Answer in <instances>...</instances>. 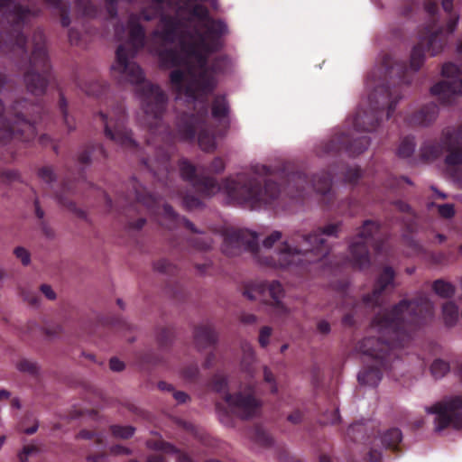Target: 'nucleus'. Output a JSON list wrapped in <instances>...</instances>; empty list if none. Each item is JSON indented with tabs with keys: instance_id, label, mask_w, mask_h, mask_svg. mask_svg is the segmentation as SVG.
<instances>
[{
	"instance_id": "nucleus-38",
	"label": "nucleus",
	"mask_w": 462,
	"mask_h": 462,
	"mask_svg": "<svg viewBox=\"0 0 462 462\" xmlns=\"http://www.w3.org/2000/svg\"><path fill=\"white\" fill-rule=\"evenodd\" d=\"M59 111L62 116L64 125H66L68 132H71L76 129V122L73 116H70L68 113V102L62 92H60V98L58 102Z\"/></svg>"
},
{
	"instance_id": "nucleus-17",
	"label": "nucleus",
	"mask_w": 462,
	"mask_h": 462,
	"mask_svg": "<svg viewBox=\"0 0 462 462\" xmlns=\"http://www.w3.org/2000/svg\"><path fill=\"white\" fill-rule=\"evenodd\" d=\"M370 145V138L366 135L350 137L345 133H336L328 141L321 142L316 148L319 156L336 155L346 152L348 156H357Z\"/></svg>"
},
{
	"instance_id": "nucleus-28",
	"label": "nucleus",
	"mask_w": 462,
	"mask_h": 462,
	"mask_svg": "<svg viewBox=\"0 0 462 462\" xmlns=\"http://www.w3.org/2000/svg\"><path fill=\"white\" fill-rule=\"evenodd\" d=\"M107 153L100 143L88 144L78 155V162L82 165H88L94 161L106 160Z\"/></svg>"
},
{
	"instance_id": "nucleus-27",
	"label": "nucleus",
	"mask_w": 462,
	"mask_h": 462,
	"mask_svg": "<svg viewBox=\"0 0 462 462\" xmlns=\"http://www.w3.org/2000/svg\"><path fill=\"white\" fill-rule=\"evenodd\" d=\"M217 341V334L211 325L204 324L196 327L194 342L199 350L214 346Z\"/></svg>"
},
{
	"instance_id": "nucleus-2",
	"label": "nucleus",
	"mask_w": 462,
	"mask_h": 462,
	"mask_svg": "<svg viewBox=\"0 0 462 462\" xmlns=\"http://www.w3.org/2000/svg\"><path fill=\"white\" fill-rule=\"evenodd\" d=\"M432 317L433 303L424 294L411 300H402L391 310L377 313L371 325L378 336L365 337L356 346L373 361L358 374L359 383L376 387L383 372L392 369L393 363L399 357V350L410 341L411 332Z\"/></svg>"
},
{
	"instance_id": "nucleus-56",
	"label": "nucleus",
	"mask_w": 462,
	"mask_h": 462,
	"mask_svg": "<svg viewBox=\"0 0 462 462\" xmlns=\"http://www.w3.org/2000/svg\"><path fill=\"white\" fill-rule=\"evenodd\" d=\"M438 212L440 217L449 219L455 216V208L453 204H442V205H437Z\"/></svg>"
},
{
	"instance_id": "nucleus-24",
	"label": "nucleus",
	"mask_w": 462,
	"mask_h": 462,
	"mask_svg": "<svg viewBox=\"0 0 462 462\" xmlns=\"http://www.w3.org/2000/svg\"><path fill=\"white\" fill-rule=\"evenodd\" d=\"M438 115V106L430 102L406 116L405 121L411 126H428L436 120Z\"/></svg>"
},
{
	"instance_id": "nucleus-55",
	"label": "nucleus",
	"mask_w": 462,
	"mask_h": 462,
	"mask_svg": "<svg viewBox=\"0 0 462 462\" xmlns=\"http://www.w3.org/2000/svg\"><path fill=\"white\" fill-rule=\"evenodd\" d=\"M402 182H406L409 185L412 184L411 180L407 177L402 176L398 178L394 176H390L385 182V187L390 189H395L401 185Z\"/></svg>"
},
{
	"instance_id": "nucleus-48",
	"label": "nucleus",
	"mask_w": 462,
	"mask_h": 462,
	"mask_svg": "<svg viewBox=\"0 0 462 462\" xmlns=\"http://www.w3.org/2000/svg\"><path fill=\"white\" fill-rule=\"evenodd\" d=\"M425 12L430 16L431 22L430 24H428L426 27L431 26L432 31H436L434 29L437 22L438 17L437 14H439V6L438 4L435 1L431 0H426L423 4Z\"/></svg>"
},
{
	"instance_id": "nucleus-46",
	"label": "nucleus",
	"mask_w": 462,
	"mask_h": 462,
	"mask_svg": "<svg viewBox=\"0 0 462 462\" xmlns=\"http://www.w3.org/2000/svg\"><path fill=\"white\" fill-rule=\"evenodd\" d=\"M253 438L256 443L263 447H270L273 443L272 436L259 426L254 428Z\"/></svg>"
},
{
	"instance_id": "nucleus-36",
	"label": "nucleus",
	"mask_w": 462,
	"mask_h": 462,
	"mask_svg": "<svg viewBox=\"0 0 462 462\" xmlns=\"http://www.w3.org/2000/svg\"><path fill=\"white\" fill-rule=\"evenodd\" d=\"M444 322L448 327H453L458 320V307L454 301H447L442 305Z\"/></svg>"
},
{
	"instance_id": "nucleus-3",
	"label": "nucleus",
	"mask_w": 462,
	"mask_h": 462,
	"mask_svg": "<svg viewBox=\"0 0 462 462\" xmlns=\"http://www.w3.org/2000/svg\"><path fill=\"white\" fill-rule=\"evenodd\" d=\"M191 2L185 0V6L192 17L204 22L205 32L198 28L192 32H181L183 39L180 46L188 57L196 60L199 69L197 72L192 66L188 68L189 85L184 88V91L189 96L214 91L217 86V77L224 74L229 65V59L226 55H218L209 61V56L223 47L221 37L226 31V23L211 18L208 9L203 5L189 6Z\"/></svg>"
},
{
	"instance_id": "nucleus-53",
	"label": "nucleus",
	"mask_w": 462,
	"mask_h": 462,
	"mask_svg": "<svg viewBox=\"0 0 462 462\" xmlns=\"http://www.w3.org/2000/svg\"><path fill=\"white\" fill-rule=\"evenodd\" d=\"M77 7L86 16H94L97 13L96 6L90 0H75Z\"/></svg>"
},
{
	"instance_id": "nucleus-61",
	"label": "nucleus",
	"mask_w": 462,
	"mask_h": 462,
	"mask_svg": "<svg viewBox=\"0 0 462 462\" xmlns=\"http://www.w3.org/2000/svg\"><path fill=\"white\" fill-rule=\"evenodd\" d=\"M14 255L21 260L23 265H28L31 262L30 253L23 247L18 246L14 251Z\"/></svg>"
},
{
	"instance_id": "nucleus-25",
	"label": "nucleus",
	"mask_w": 462,
	"mask_h": 462,
	"mask_svg": "<svg viewBox=\"0 0 462 462\" xmlns=\"http://www.w3.org/2000/svg\"><path fill=\"white\" fill-rule=\"evenodd\" d=\"M77 439H89L93 440L95 446L97 448V452L95 454H89L87 457L88 461L89 462H104L106 458V441H105V436L103 433L97 432L94 430H81L77 434Z\"/></svg>"
},
{
	"instance_id": "nucleus-39",
	"label": "nucleus",
	"mask_w": 462,
	"mask_h": 462,
	"mask_svg": "<svg viewBox=\"0 0 462 462\" xmlns=\"http://www.w3.org/2000/svg\"><path fill=\"white\" fill-rule=\"evenodd\" d=\"M416 147L415 138L411 135L404 137L397 149V156L402 159L411 157Z\"/></svg>"
},
{
	"instance_id": "nucleus-7",
	"label": "nucleus",
	"mask_w": 462,
	"mask_h": 462,
	"mask_svg": "<svg viewBox=\"0 0 462 462\" xmlns=\"http://www.w3.org/2000/svg\"><path fill=\"white\" fill-rule=\"evenodd\" d=\"M125 189L121 191L117 201L123 206L124 224L127 231L141 230L146 223L142 214L147 211L152 215H161L162 225H165L168 229L183 225L191 233L201 234L191 221L180 217L170 205H161V196L148 191L135 178L128 180Z\"/></svg>"
},
{
	"instance_id": "nucleus-26",
	"label": "nucleus",
	"mask_w": 462,
	"mask_h": 462,
	"mask_svg": "<svg viewBox=\"0 0 462 462\" xmlns=\"http://www.w3.org/2000/svg\"><path fill=\"white\" fill-rule=\"evenodd\" d=\"M54 193L55 198L61 206L73 212L78 217L87 219L86 212L77 208L76 204L69 198L74 193V186L70 180L64 181L60 190Z\"/></svg>"
},
{
	"instance_id": "nucleus-43",
	"label": "nucleus",
	"mask_w": 462,
	"mask_h": 462,
	"mask_svg": "<svg viewBox=\"0 0 462 462\" xmlns=\"http://www.w3.org/2000/svg\"><path fill=\"white\" fill-rule=\"evenodd\" d=\"M153 267L155 271L160 273L167 274L170 276H177L179 273V269L176 265L172 264L166 259H161L154 263Z\"/></svg>"
},
{
	"instance_id": "nucleus-52",
	"label": "nucleus",
	"mask_w": 462,
	"mask_h": 462,
	"mask_svg": "<svg viewBox=\"0 0 462 462\" xmlns=\"http://www.w3.org/2000/svg\"><path fill=\"white\" fill-rule=\"evenodd\" d=\"M168 291L171 294L173 298L180 301L184 300L187 297L186 289L179 282H174L172 285H169Z\"/></svg>"
},
{
	"instance_id": "nucleus-18",
	"label": "nucleus",
	"mask_w": 462,
	"mask_h": 462,
	"mask_svg": "<svg viewBox=\"0 0 462 462\" xmlns=\"http://www.w3.org/2000/svg\"><path fill=\"white\" fill-rule=\"evenodd\" d=\"M426 411L436 415L435 431L439 432L448 427L462 429V395L437 402Z\"/></svg>"
},
{
	"instance_id": "nucleus-37",
	"label": "nucleus",
	"mask_w": 462,
	"mask_h": 462,
	"mask_svg": "<svg viewBox=\"0 0 462 462\" xmlns=\"http://www.w3.org/2000/svg\"><path fill=\"white\" fill-rule=\"evenodd\" d=\"M432 290L441 298L449 299L455 295L456 287L448 282L438 279L432 283Z\"/></svg>"
},
{
	"instance_id": "nucleus-6",
	"label": "nucleus",
	"mask_w": 462,
	"mask_h": 462,
	"mask_svg": "<svg viewBox=\"0 0 462 462\" xmlns=\"http://www.w3.org/2000/svg\"><path fill=\"white\" fill-rule=\"evenodd\" d=\"M342 223H329L319 226L309 234L295 231L283 241L273 255L257 256L261 264L289 270L302 274L309 265L321 262L328 255L331 245L329 238H337Z\"/></svg>"
},
{
	"instance_id": "nucleus-60",
	"label": "nucleus",
	"mask_w": 462,
	"mask_h": 462,
	"mask_svg": "<svg viewBox=\"0 0 462 462\" xmlns=\"http://www.w3.org/2000/svg\"><path fill=\"white\" fill-rule=\"evenodd\" d=\"M282 237V232L273 231L263 240V245L266 249H271L276 242L281 240Z\"/></svg>"
},
{
	"instance_id": "nucleus-62",
	"label": "nucleus",
	"mask_w": 462,
	"mask_h": 462,
	"mask_svg": "<svg viewBox=\"0 0 462 462\" xmlns=\"http://www.w3.org/2000/svg\"><path fill=\"white\" fill-rule=\"evenodd\" d=\"M118 1L119 0H105L106 10V13H107L109 18H111V19H115L117 17Z\"/></svg>"
},
{
	"instance_id": "nucleus-41",
	"label": "nucleus",
	"mask_w": 462,
	"mask_h": 462,
	"mask_svg": "<svg viewBox=\"0 0 462 462\" xmlns=\"http://www.w3.org/2000/svg\"><path fill=\"white\" fill-rule=\"evenodd\" d=\"M212 239L208 236L191 237L186 240V245L189 248H192L199 251H207L212 245Z\"/></svg>"
},
{
	"instance_id": "nucleus-5",
	"label": "nucleus",
	"mask_w": 462,
	"mask_h": 462,
	"mask_svg": "<svg viewBox=\"0 0 462 462\" xmlns=\"http://www.w3.org/2000/svg\"><path fill=\"white\" fill-rule=\"evenodd\" d=\"M179 168L182 180L190 182L202 195L212 196L223 190L237 203L253 208L262 206L277 207L282 194L277 183L265 179L262 186V181L258 180L274 174L273 170L266 165H254L252 173H238L235 178H226L222 184H218L214 177L198 174L196 167L187 159L180 160Z\"/></svg>"
},
{
	"instance_id": "nucleus-9",
	"label": "nucleus",
	"mask_w": 462,
	"mask_h": 462,
	"mask_svg": "<svg viewBox=\"0 0 462 462\" xmlns=\"http://www.w3.org/2000/svg\"><path fill=\"white\" fill-rule=\"evenodd\" d=\"M208 96L200 97L198 100L199 108L194 113H182L177 116L175 124L176 137L184 142H193L198 134V143L199 147L205 152H213L216 149L215 135L209 131L208 125Z\"/></svg>"
},
{
	"instance_id": "nucleus-8",
	"label": "nucleus",
	"mask_w": 462,
	"mask_h": 462,
	"mask_svg": "<svg viewBox=\"0 0 462 462\" xmlns=\"http://www.w3.org/2000/svg\"><path fill=\"white\" fill-rule=\"evenodd\" d=\"M13 88V82L0 73V97H5V92ZM44 112L45 108L42 104H29L25 98L14 100L6 108L0 97V143L33 140L37 134L36 125Z\"/></svg>"
},
{
	"instance_id": "nucleus-51",
	"label": "nucleus",
	"mask_w": 462,
	"mask_h": 462,
	"mask_svg": "<svg viewBox=\"0 0 462 462\" xmlns=\"http://www.w3.org/2000/svg\"><path fill=\"white\" fill-rule=\"evenodd\" d=\"M17 368L19 371L23 373H27L31 375H36L39 370L37 364L29 359H22L17 364Z\"/></svg>"
},
{
	"instance_id": "nucleus-64",
	"label": "nucleus",
	"mask_w": 462,
	"mask_h": 462,
	"mask_svg": "<svg viewBox=\"0 0 462 462\" xmlns=\"http://www.w3.org/2000/svg\"><path fill=\"white\" fill-rule=\"evenodd\" d=\"M419 3L416 0H407L401 9V14L403 16H409L412 12L418 8Z\"/></svg>"
},
{
	"instance_id": "nucleus-10",
	"label": "nucleus",
	"mask_w": 462,
	"mask_h": 462,
	"mask_svg": "<svg viewBox=\"0 0 462 462\" xmlns=\"http://www.w3.org/2000/svg\"><path fill=\"white\" fill-rule=\"evenodd\" d=\"M386 235L379 222L367 219L363 222L357 234L349 241L350 263L355 269H366L371 264L369 247L376 254L383 249Z\"/></svg>"
},
{
	"instance_id": "nucleus-30",
	"label": "nucleus",
	"mask_w": 462,
	"mask_h": 462,
	"mask_svg": "<svg viewBox=\"0 0 462 462\" xmlns=\"http://www.w3.org/2000/svg\"><path fill=\"white\" fill-rule=\"evenodd\" d=\"M402 433L398 428H391L381 436V441L387 449L393 452L401 451Z\"/></svg>"
},
{
	"instance_id": "nucleus-54",
	"label": "nucleus",
	"mask_w": 462,
	"mask_h": 462,
	"mask_svg": "<svg viewBox=\"0 0 462 462\" xmlns=\"http://www.w3.org/2000/svg\"><path fill=\"white\" fill-rule=\"evenodd\" d=\"M199 374V370L196 363L188 365L181 371L183 378L190 382L195 381L198 378Z\"/></svg>"
},
{
	"instance_id": "nucleus-42",
	"label": "nucleus",
	"mask_w": 462,
	"mask_h": 462,
	"mask_svg": "<svg viewBox=\"0 0 462 462\" xmlns=\"http://www.w3.org/2000/svg\"><path fill=\"white\" fill-rule=\"evenodd\" d=\"M34 210L36 217L41 220V229L42 234L49 239H52L55 236L54 230L43 220L44 211L41 208L38 199H34Z\"/></svg>"
},
{
	"instance_id": "nucleus-19",
	"label": "nucleus",
	"mask_w": 462,
	"mask_h": 462,
	"mask_svg": "<svg viewBox=\"0 0 462 462\" xmlns=\"http://www.w3.org/2000/svg\"><path fill=\"white\" fill-rule=\"evenodd\" d=\"M222 252L227 256H236L249 252L254 256L259 253L258 236L248 229L227 228L223 234Z\"/></svg>"
},
{
	"instance_id": "nucleus-59",
	"label": "nucleus",
	"mask_w": 462,
	"mask_h": 462,
	"mask_svg": "<svg viewBox=\"0 0 462 462\" xmlns=\"http://www.w3.org/2000/svg\"><path fill=\"white\" fill-rule=\"evenodd\" d=\"M263 379L264 381L270 384V389L272 393H277L278 387L275 381V377L272 371L267 367H263Z\"/></svg>"
},
{
	"instance_id": "nucleus-1",
	"label": "nucleus",
	"mask_w": 462,
	"mask_h": 462,
	"mask_svg": "<svg viewBox=\"0 0 462 462\" xmlns=\"http://www.w3.org/2000/svg\"><path fill=\"white\" fill-rule=\"evenodd\" d=\"M441 6L448 15L445 26H439L432 31L431 26L424 27L419 33V41L413 46L410 66L404 62H392V58L385 55L379 70L383 72L384 79L374 88L370 93L369 110L358 108L353 117L352 125L357 132L374 131L385 112L389 119L395 111L398 102L402 99L401 85H409L411 78L409 69L417 72L423 66L425 55L434 57L442 52L459 22V14L453 12V0H442Z\"/></svg>"
},
{
	"instance_id": "nucleus-16",
	"label": "nucleus",
	"mask_w": 462,
	"mask_h": 462,
	"mask_svg": "<svg viewBox=\"0 0 462 462\" xmlns=\"http://www.w3.org/2000/svg\"><path fill=\"white\" fill-rule=\"evenodd\" d=\"M243 294L251 300H260L268 303L277 316L285 317L289 314V309L282 301L284 290L278 281L248 282L245 285Z\"/></svg>"
},
{
	"instance_id": "nucleus-35",
	"label": "nucleus",
	"mask_w": 462,
	"mask_h": 462,
	"mask_svg": "<svg viewBox=\"0 0 462 462\" xmlns=\"http://www.w3.org/2000/svg\"><path fill=\"white\" fill-rule=\"evenodd\" d=\"M176 424L180 429H182L186 432L190 433L196 439H198L203 445L211 446L212 439L209 436L198 430V428L190 422L185 421L181 419L176 420Z\"/></svg>"
},
{
	"instance_id": "nucleus-57",
	"label": "nucleus",
	"mask_w": 462,
	"mask_h": 462,
	"mask_svg": "<svg viewBox=\"0 0 462 462\" xmlns=\"http://www.w3.org/2000/svg\"><path fill=\"white\" fill-rule=\"evenodd\" d=\"M351 302L353 303V310L345 314L342 318V324L346 327H352L356 323L355 312L356 308L359 306V302L354 300H351Z\"/></svg>"
},
{
	"instance_id": "nucleus-15",
	"label": "nucleus",
	"mask_w": 462,
	"mask_h": 462,
	"mask_svg": "<svg viewBox=\"0 0 462 462\" xmlns=\"http://www.w3.org/2000/svg\"><path fill=\"white\" fill-rule=\"evenodd\" d=\"M332 187V172L323 171L313 175L311 180L302 171H294L286 175V186L283 193L293 200H300L304 198L305 192L313 189L322 196V201L327 207H330L334 193Z\"/></svg>"
},
{
	"instance_id": "nucleus-21",
	"label": "nucleus",
	"mask_w": 462,
	"mask_h": 462,
	"mask_svg": "<svg viewBox=\"0 0 462 462\" xmlns=\"http://www.w3.org/2000/svg\"><path fill=\"white\" fill-rule=\"evenodd\" d=\"M394 276L395 273L392 267H384L376 280L373 291L363 296L362 304L365 308H374L379 306L382 293L390 284L393 282Z\"/></svg>"
},
{
	"instance_id": "nucleus-14",
	"label": "nucleus",
	"mask_w": 462,
	"mask_h": 462,
	"mask_svg": "<svg viewBox=\"0 0 462 462\" xmlns=\"http://www.w3.org/2000/svg\"><path fill=\"white\" fill-rule=\"evenodd\" d=\"M94 120L103 126L106 139L125 150L138 152V143L133 138L132 131L126 126L127 115L123 101H116L108 113H97Z\"/></svg>"
},
{
	"instance_id": "nucleus-45",
	"label": "nucleus",
	"mask_w": 462,
	"mask_h": 462,
	"mask_svg": "<svg viewBox=\"0 0 462 462\" xmlns=\"http://www.w3.org/2000/svg\"><path fill=\"white\" fill-rule=\"evenodd\" d=\"M449 369V364L442 359L434 360L430 366L431 374L436 379L445 376L448 373Z\"/></svg>"
},
{
	"instance_id": "nucleus-20",
	"label": "nucleus",
	"mask_w": 462,
	"mask_h": 462,
	"mask_svg": "<svg viewBox=\"0 0 462 462\" xmlns=\"http://www.w3.org/2000/svg\"><path fill=\"white\" fill-rule=\"evenodd\" d=\"M441 74L447 79L433 85L430 93L439 97L442 104L450 105L456 96L462 95L460 69L453 62H446L442 66Z\"/></svg>"
},
{
	"instance_id": "nucleus-44",
	"label": "nucleus",
	"mask_w": 462,
	"mask_h": 462,
	"mask_svg": "<svg viewBox=\"0 0 462 462\" xmlns=\"http://www.w3.org/2000/svg\"><path fill=\"white\" fill-rule=\"evenodd\" d=\"M157 341L161 348L168 347L173 339L174 332L171 328H161L157 331Z\"/></svg>"
},
{
	"instance_id": "nucleus-40",
	"label": "nucleus",
	"mask_w": 462,
	"mask_h": 462,
	"mask_svg": "<svg viewBox=\"0 0 462 462\" xmlns=\"http://www.w3.org/2000/svg\"><path fill=\"white\" fill-rule=\"evenodd\" d=\"M346 436L355 442L364 440L366 436V427L365 423L356 422L350 425L346 430Z\"/></svg>"
},
{
	"instance_id": "nucleus-34",
	"label": "nucleus",
	"mask_w": 462,
	"mask_h": 462,
	"mask_svg": "<svg viewBox=\"0 0 462 462\" xmlns=\"http://www.w3.org/2000/svg\"><path fill=\"white\" fill-rule=\"evenodd\" d=\"M229 113V105L225 96L217 95L214 97L211 105L212 116L217 120H222Z\"/></svg>"
},
{
	"instance_id": "nucleus-47",
	"label": "nucleus",
	"mask_w": 462,
	"mask_h": 462,
	"mask_svg": "<svg viewBox=\"0 0 462 462\" xmlns=\"http://www.w3.org/2000/svg\"><path fill=\"white\" fill-rule=\"evenodd\" d=\"M110 431L115 438L128 439L134 434L135 429L132 426L111 425Z\"/></svg>"
},
{
	"instance_id": "nucleus-49",
	"label": "nucleus",
	"mask_w": 462,
	"mask_h": 462,
	"mask_svg": "<svg viewBox=\"0 0 462 462\" xmlns=\"http://www.w3.org/2000/svg\"><path fill=\"white\" fill-rule=\"evenodd\" d=\"M344 181L356 184L362 176L361 169L357 166H346L343 171Z\"/></svg>"
},
{
	"instance_id": "nucleus-31",
	"label": "nucleus",
	"mask_w": 462,
	"mask_h": 462,
	"mask_svg": "<svg viewBox=\"0 0 462 462\" xmlns=\"http://www.w3.org/2000/svg\"><path fill=\"white\" fill-rule=\"evenodd\" d=\"M77 85L88 96L99 97L106 90V83L99 79H91L86 81L77 80Z\"/></svg>"
},
{
	"instance_id": "nucleus-58",
	"label": "nucleus",
	"mask_w": 462,
	"mask_h": 462,
	"mask_svg": "<svg viewBox=\"0 0 462 462\" xmlns=\"http://www.w3.org/2000/svg\"><path fill=\"white\" fill-rule=\"evenodd\" d=\"M272 331V328L269 326H264L260 329L258 341L262 347L264 348L269 345Z\"/></svg>"
},
{
	"instance_id": "nucleus-22",
	"label": "nucleus",
	"mask_w": 462,
	"mask_h": 462,
	"mask_svg": "<svg viewBox=\"0 0 462 462\" xmlns=\"http://www.w3.org/2000/svg\"><path fill=\"white\" fill-rule=\"evenodd\" d=\"M443 145L448 152L445 162L450 166L462 164V136L455 132H443Z\"/></svg>"
},
{
	"instance_id": "nucleus-63",
	"label": "nucleus",
	"mask_w": 462,
	"mask_h": 462,
	"mask_svg": "<svg viewBox=\"0 0 462 462\" xmlns=\"http://www.w3.org/2000/svg\"><path fill=\"white\" fill-rule=\"evenodd\" d=\"M361 204L358 200L356 199H349L348 202H347V208L346 209H342L341 210V213L342 214H348L350 216H355L356 214L358 213L360 208H361Z\"/></svg>"
},
{
	"instance_id": "nucleus-23",
	"label": "nucleus",
	"mask_w": 462,
	"mask_h": 462,
	"mask_svg": "<svg viewBox=\"0 0 462 462\" xmlns=\"http://www.w3.org/2000/svg\"><path fill=\"white\" fill-rule=\"evenodd\" d=\"M161 31L159 36L167 43H173L184 27L181 19L176 15L162 14L160 18Z\"/></svg>"
},
{
	"instance_id": "nucleus-4",
	"label": "nucleus",
	"mask_w": 462,
	"mask_h": 462,
	"mask_svg": "<svg viewBox=\"0 0 462 462\" xmlns=\"http://www.w3.org/2000/svg\"><path fill=\"white\" fill-rule=\"evenodd\" d=\"M151 21L153 17L142 11L140 14H131L127 21L129 29L128 39L120 44L116 51V61L111 67L113 77L123 84H141L137 92L141 106L145 115V122L151 131L159 127L166 109L168 97L165 92L156 84L144 81V74L141 67L132 60L145 44V32L140 19Z\"/></svg>"
},
{
	"instance_id": "nucleus-13",
	"label": "nucleus",
	"mask_w": 462,
	"mask_h": 462,
	"mask_svg": "<svg viewBox=\"0 0 462 462\" xmlns=\"http://www.w3.org/2000/svg\"><path fill=\"white\" fill-rule=\"evenodd\" d=\"M180 50L182 49L180 48ZM181 52L185 57H183L179 51L173 48H164L158 51L160 66L162 69L178 68L182 65L185 66V70L176 69L170 73V82L173 90L178 96H184L187 97L189 101H195L200 97H205L206 96L210 95L213 91H208L207 93L198 92L193 96H189L186 91H184V88H187L189 85L188 68L192 66L197 72L199 69L194 58L188 57L183 51H181Z\"/></svg>"
},
{
	"instance_id": "nucleus-32",
	"label": "nucleus",
	"mask_w": 462,
	"mask_h": 462,
	"mask_svg": "<svg viewBox=\"0 0 462 462\" xmlns=\"http://www.w3.org/2000/svg\"><path fill=\"white\" fill-rule=\"evenodd\" d=\"M443 148H445L443 139L441 143L438 141H426L420 149V157L424 161L435 160L441 154Z\"/></svg>"
},
{
	"instance_id": "nucleus-50",
	"label": "nucleus",
	"mask_w": 462,
	"mask_h": 462,
	"mask_svg": "<svg viewBox=\"0 0 462 462\" xmlns=\"http://www.w3.org/2000/svg\"><path fill=\"white\" fill-rule=\"evenodd\" d=\"M38 177L44 181L46 184L52 189L53 183L57 180V176L54 173L53 170L50 166H43L38 170L37 173Z\"/></svg>"
},
{
	"instance_id": "nucleus-29",
	"label": "nucleus",
	"mask_w": 462,
	"mask_h": 462,
	"mask_svg": "<svg viewBox=\"0 0 462 462\" xmlns=\"http://www.w3.org/2000/svg\"><path fill=\"white\" fill-rule=\"evenodd\" d=\"M149 448L162 451L167 454H177V462H194L193 459L185 452H181L175 446L163 440L148 441Z\"/></svg>"
},
{
	"instance_id": "nucleus-12",
	"label": "nucleus",
	"mask_w": 462,
	"mask_h": 462,
	"mask_svg": "<svg viewBox=\"0 0 462 462\" xmlns=\"http://www.w3.org/2000/svg\"><path fill=\"white\" fill-rule=\"evenodd\" d=\"M171 147H159L155 150L154 158L142 159V163L152 174L156 180L161 183L165 189L164 195L173 197L175 194L181 196L183 207L191 210L201 206V201L191 195H182L180 190H176L173 185V177L175 170L171 163Z\"/></svg>"
},
{
	"instance_id": "nucleus-11",
	"label": "nucleus",
	"mask_w": 462,
	"mask_h": 462,
	"mask_svg": "<svg viewBox=\"0 0 462 462\" xmlns=\"http://www.w3.org/2000/svg\"><path fill=\"white\" fill-rule=\"evenodd\" d=\"M211 389L217 393H223V399L226 408L221 409L220 404H217L219 412V418L222 423L231 425L230 414L242 420H247L254 417L260 411L261 402L254 394L242 393H230L226 392L227 380L221 374H215L210 383Z\"/></svg>"
},
{
	"instance_id": "nucleus-33",
	"label": "nucleus",
	"mask_w": 462,
	"mask_h": 462,
	"mask_svg": "<svg viewBox=\"0 0 462 462\" xmlns=\"http://www.w3.org/2000/svg\"><path fill=\"white\" fill-rule=\"evenodd\" d=\"M44 4L56 10L60 17V23L63 27L70 24V5L64 0H42Z\"/></svg>"
}]
</instances>
